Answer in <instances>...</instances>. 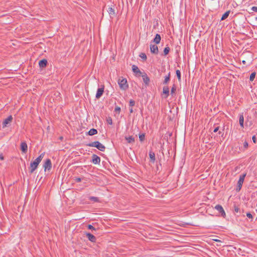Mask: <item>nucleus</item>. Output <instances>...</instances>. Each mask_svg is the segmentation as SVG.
<instances>
[{
  "label": "nucleus",
  "mask_w": 257,
  "mask_h": 257,
  "mask_svg": "<svg viewBox=\"0 0 257 257\" xmlns=\"http://www.w3.org/2000/svg\"><path fill=\"white\" fill-rule=\"evenodd\" d=\"M108 9H109V12H108L109 14H111V12H112V8L110 7L108 8Z\"/></svg>",
  "instance_id": "42"
},
{
  "label": "nucleus",
  "mask_w": 257,
  "mask_h": 257,
  "mask_svg": "<svg viewBox=\"0 0 257 257\" xmlns=\"http://www.w3.org/2000/svg\"><path fill=\"white\" fill-rule=\"evenodd\" d=\"M230 13V11H228L227 12H226L222 16V17L221 18V21H223V20H225L227 18V17H228L229 16V14Z\"/></svg>",
  "instance_id": "23"
},
{
  "label": "nucleus",
  "mask_w": 257,
  "mask_h": 257,
  "mask_svg": "<svg viewBox=\"0 0 257 257\" xmlns=\"http://www.w3.org/2000/svg\"><path fill=\"white\" fill-rule=\"evenodd\" d=\"M118 84L119 86L121 89L126 90L128 87V85L127 82V80L125 78H123L122 77H120L118 80Z\"/></svg>",
  "instance_id": "3"
},
{
  "label": "nucleus",
  "mask_w": 257,
  "mask_h": 257,
  "mask_svg": "<svg viewBox=\"0 0 257 257\" xmlns=\"http://www.w3.org/2000/svg\"><path fill=\"white\" fill-rule=\"evenodd\" d=\"M161 40V37L160 34H157L155 36V38L153 40V42L156 44H158L160 43Z\"/></svg>",
  "instance_id": "17"
},
{
  "label": "nucleus",
  "mask_w": 257,
  "mask_h": 257,
  "mask_svg": "<svg viewBox=\"0 0 257 257\" xmlns=\"http://www.w3.org/2000/svg\"><path fill=\"white\" fill-rule=\"evenodd\" d=\"M242 63L244 65H245V64H246V61H245V60H242Z\"/></svg>",
  "instance_id": "45"
},
{
  "label": "nucleus",
  "mask_w": 257,
  "mask_h": 257,
  "mask_svg": "<svg viewBox=\"0 0 257 257\" xmlns=\"http://www.w3.org/2000/svg\"><path fill=\"white\" fill-rule=\"evenodd\" d=\"M219 126H216V127H215L214 128V130H213V132H214V133H216V132H218V130H219Z\"/></svg>",
  "instance_id": "40"
},
{
  "label": "nucleus",
  "mask_w": 257,
  "mask_h": 257,
  "mask_svg": "<svg viewBox=\"0 0 257 257\" xmlns=\"http://www.w3.org/2000/svg\"><path fill=\"white\" fill-rule=\"evenodd\" d=\"M255 76V72H254L251 73L250 75V77H249V80L250 81H252L254 80Z\"/></svg>",
  "instance_id": "29"
},
{
  "label": "nucleus",
  "mask_w": 257,
  "mask_h": 257,
  "mask_svg": "<svg viewBox=\"0 0 257 257\" xmlns=\"http://www.w3.org/2000/svg\"><path fill=\"white\" fill-rule=\"evenodd\" d=\"M139 139H140V141L141 142L144 141L145 139V134H142L140 135H139Z\"/></svg>",
  "instance_id": "30"
},
{
  "label": "nucleus",
  "mask_w": 257,
  "mask_h": 257,
  "mask_svg": "<svg viewBox=\"0 0 257 257\" xmlns=\"http://www.w3.org/2000/svg\"><path fill=\"white\" fill-rule=\"evenodd\" d=\"M135 101L133 100V99H131L129 101V106L131 107H132L133 106H134L135 105Z\"/></svg>",
  "instance_id": "31"
},
{
  "label": "nucleus",
  "mask_w": 257,
  "mask_h": 257,
  "mask_svg": "<svg viewBox=\"0 0 257 257\" xmlns=\"http://www.w3.org/2000/svg\"><path fill=\"white\" fill-rule=\"evenodd\" d=\"M88 135L89 136H93L94 135H96L97 134V130L95 128H91L90 129L88 132L87 133Z\"/></svg>",
  "instance_id": "22"
},
{
  "label": "nucleus",
  "mask_w": 257,
  "mask_h": 257,
  "mask_svg": "<svg viewBox=\"0 0 257 257\" xmlns=\"http://www.w3.org/2000/svg\"><path fill=\"white\" fill-rule=\"evenodd\" d=\"M87 146L91 147H95L100 151L104 152L105 150V147L98 141L91 142L87 145Z\"/></svg>",
  "instance_id": "2"
},
{
  "label": "nucleus",
  "mask_w": 257,
  "mask_h": 257,
  "mask_svg": "<svg viewBox=\"0 0 257 257\" xmlns=\"http://www.w3.org/2000/svg\"><path fill=\"white\" fill-rule=\"evenodd\" d=\"M43 167L45 169V171L46 170H50L52 168V163L51 161L49 159H48L45 161V163L43 165Z\"/></svg>",
  "instance_id": "7"
},
{
  "label": "nucleus",
  "mask_w": 257,
  "mask_h": 257,
  "mask_svg": "<svg viewBox=\"0 0 257 257\" xmlns=\"http://www.w3.org/2000/svg\"><path fill=\"white\" fill-rule=\"evenodd\" d=\"M239 124H240V125L242 128H243V127H244V125H243V122H244V117H243V113H241V114H239Z\"/></svg>",
  "instance_id": "19"
},
{
  "label": "nucleus",
  "mask_w": 257,
  "mask_h": 257,
  "mask_svg": "<svg viewBox=\"0 0 257 257\" xmlns=\"http://www.w3.org/2000/svg\"><path fill=\"white\" fill-rule=\"evenodd\" d=\"M214 208L217 210L220 213L221 216L225 218L226 216V213L221 205L217 204L215 207Z\"/></svg>",
  "instance_id": "6"
},
{
  "label": "nucleus",
  "mask_w": 257,
  "mask_h": 257,
  "mask_svg": "<svg viewBox=\"0 0 257 257\" xmlns=\"http://www.w3.org/2000/svg\"><path fill=\"white\" fill-rule=\"evenodd\" d=\"M125 139L129 144H134L135 142V138L133 136L125 137Z\"/></svg>",
  "instance_id": "18"
},
{
  "label": "nucleus",
  "mask_w": 257,
  "mask_h": 257,
  "mask_svg": "<svg viewBox=\"0 0 257 257\" xmlns=\"http://www.w3.org/2000/svg\"><path fill=\"white\" fill-rule=\"evenodd\" d=\"M129 110H130V113H133V111H133V108H132V107L130 108L129 109Z\"/></svg>",
  "instance_id": "44"
},
{
  "label": "nucleus",
  "mask_w": 257,
  "mask_h": 257,
  "mask_svg": "<svg viewBox=\"0 0 257 257\" xmlns=\"http://www.w3.org/2000/svg\"><path fill=\"white\" fill-rule=\"evenodd\" d=\"M47 60L45 59L40 60L39 62V66L41 68L45 67L47 66Z\"/></svg>",
  "instance_id": "16"
},
{
  "label": "nucleus",
  "mask_w": 257,
  "mask_h": 257,
  "mask_svg": "<svg viewBox=\"0 0 257 257\" xmlns=\"http://www.w3.org/2000/svg\"><path fill=\"white\" fill-rule=\"evenodd\" d=\"M176 91V86L175 84H174L171 88V94L172 96H173V94L175 93Z\"/></svg>",
  "instance_id": "25"
},
{
  "label": "nucleus",
  "mask_w": 257,
  "mask_h": 257,
  "mask_svg": "<svg viewBox=\"0 0 257 257\" xmlns=\"http://www.w3.org/2000/svg\"><path fill=\"white\" fill-rule=\"evenodd\" d=\"M176 75H177V78L178 79V80L179 81H181V72L179 70H177L176 71Z\"/></svg>",
  "instance_id": "26"
},
{
  "label": "nucleus",
  "mask_w": 257,
  "mask_h": 257,
  "mask_svg": "<svg viewBox=\"0 0 257 257\" xmlns=\"http://www.w3.org/2000/svg\"><path fill=\"white\" fill-rule=\"evenodd\" d=\"M13 117L12 115H9L7 118L4 120L2 124V127L5 128L10 125L12 122Z\"/></svg>",
  "instance_id": "5"
},
{
  "label": "nucleus",
  "mask_w": 257,
  "mask_h": 257,
  "mask_svg": "<svg viewBox=\"0 0 257 257\" xmlns=\"http://www.w3.org/2000/svg\"><path fill=\"white\" fill-rule=\"evenodd\" d=\"M170 50V49L168 46H167L166 47H165L163 51L164 55L165 56L169 54Z\"/></svg>",
  "instance_id": "24"
},
{
  "label": "nucleus",
  "mask_w": 257,
  "mask_h": 257,
  "mask_svg": "<svg viewBox=\"0 0 257 257\" xmlns=\"http://www.w3.org/2000/svg\"><path fill=\"white\" fill-rule=\"evenodd\" d=\"M86 236L91 242H95L96 238L95 236L90 233H86Z\"/></svg>",
  "instance_id": "15"
},
{
  "label": "nucleus",
  "mask_w": 257,
  "mask_h": 257,
  "mask_svg": "<svg viewBox=\"0 0 257 257\" xmlns=\"http://www.w3.org/2000/svg\"><path fill=\"white\" fill-rule=\"evenodd\" d=\"M163 94H165L164 98H167L169 95V88L168 86H164L163 88Z\"/></svg>",
  "instance_id": "13"
},
{
  "label": "nucleus",
  "mask_w": 257,
  "mask_h": 257,
  "mask_svg": "<svg viewBox=\"0 0 257 257\" xmlns=\"http://www.w3.org/2000/svg\"><path fill=\"white\" fill-rule=\"evenodd\" d=\"M246 216L247 217H248L249 218H251L252 219V214L250 213V212H247L246 213Z\"/></svg>",
  "instance_id": "37"
},
{
  "label": "nucleus",
  "mask_w": 257,
  "mask_h": 257,
  "mask_svg": "<svg viewBox=\"0 0 257 257\" xmlns=\"http://www.w3.org/2000/svg\"><path fill=\"white\" fill-rule=\"evenodd\" d=\"M21 150L24 153H26L28 151V145L25 142H22L21 144Z\"/></svg>",
  "instance_id": "11"
},
{
  "label": "nucleus",
  "mask_w": 257,
  "mask_h": 257,
  "mask_svg": "<svg viewBox=\"0 0 257 257\" xmlns=\"http://www.w3.org/2000/svg\"><path fill=\"white\" fill-rule=\"evenodd\" d=\"M139 56L144 61H146L147 57L145 53H141Z\"/></svg>",
  "instance_id": "28"
},
{
  "label": "nucleus",
  "mask_w": 257,
  "mask_h": 257,
  "mask_svg": "<svg viewBox=\"0 0 257 257\" xmlns=\"http://www.w3.org/2000/svg\"><path fill=\"white\" fill-rule=\"evenodd\" d=\"M246 175V174L244 173L240 176L239 180L237 182V188L236 189V191L238 192L240 190Z\"/></svg>",
  "instance_id": "4"
},
{
  "label": "nucleus",
  "mask_w": 257,
  "mask_h": 257,
  "mask_svg": "<svg viewBox=\"0 0 257 257\" xmlns=\"http://www.w3.org/2000/svg\"><path fill=\"white\" fill-rule=\"evenodd\" d=\"M142 76L143 77V81L145 83V84L146 85H148L149 84L150 80L147 74L146 73H145L144 74L142 75Z\"/></svg>",
  "instance_id": "14"
},
{
  "label": "nucleus",
  "mask_w": 257,
  "mask_h": 257,
  "mask_svg": "<svg viewBox=\"0 0 257 257\" xmlns=\"http://www.w3.org/2000/svg\"><path fill=\"white\" fill-rule=\"evenodd\" d=\"M106 120L108 124H112V119H111V118L110 117H108L106 119Z\"/></svg>",
  "instance_id": "33"
},
{
  "label": "nucleus",
  "mask_w": 257,
  "mask_h": 257,
  "mask_svg": "<svg viewBox=\"0 0 257 257\" xmlns=\"http://www.w3.org/2000/svg\"><path fill=\"white\" fill-rule=\"evenodd\" d=\"M252 141L254 143V144H256V137L255 135L253 136L252 137Z\"/></svg>",
  "instance_id": "35"
},
{
  "label": "nucleus",
  "mask_w": 257,
  "mask_h": 257,
  "mask_svg": "<svg viewBox=\"0 0 257 257\" xmlns=\"http://www.w3.org/2000/svg\"><path fill=\"white\" fill-rule=\"evenodd\" d=\"M88 228L89 229H91V230H95V229L94 228V227L92 225H90V224H89L88 225Z\"/></svg>",
  "instance_id": "38"
},
{
  "label": "nucleus",
  "mask_w": 257,
  "mask_h": 257,
  "mask_svg": "<svg viewBox=\"0 0 257 257\" xmlns=\"http://www.w3.org/2000/svg\"><path fill=\"white\" fill-rule=\"evenodd\" d=\"M170 76H171L170 72H169L168 75L165 77V79L163 82V84H167L168 83V82L170 80Z\"/></svg>",
  "instance_id": "20"
},
{
  "label": "nucleus",
  "mask_w": 257,
  "mask_h": 257,
  "mask_svg": "<svg viewBox=\"0 0 257 257\" xmlns=\"http://www.w3.org/2000/svg\"><path fill=\"white\" fill-rule=\"evenodd\" d=\"M89 199L90 200L92 201L95 202H97L99 201L98 198H97L96 197L91 196V197H90L89 198Z\"/></svg>",
  "instance_id": "27"
},
{
  "label": "nucleus",
  "mask_w": 257,
  "mask_h": 257,
  "mask_svg": "<svg viewBox=\"0 0 257 257\" xmlns=\"http://www.w3.org/2000/svg\"><path fill=\"white\" fill-rule=\"evenodd\" d=\"M251 10L255 12H257V7H252Z\"/></svg>",
  "instance_id": "39"
},
{
  "label": "nucleus",
  "mask_w": 257,
  "mask_h": 257,
  "mask_svg": "<svg viewBox=\"0 0 257 257\" xmlns=\"http://www.w3.org/2000/svg\"><path fill=\"white\" fill-rule=\"evenodd\" d=\"M4 159V157L2 154H0V160H3Z\"/></svg>",
  "instance_id": "43"
},
{
  "label": "nucleus",
  "mask_w": 257,
  "mask_h": 257,
  "mask_svg": "<svg viewBox=\"0 0 257 257\" xmlns=\"http://www.w3.org/2000/svg\"><path fill=\"white\" fill-rule=\"evenodd\" d=\"M120 110V107L119 106H116L114 108V111L116 113L119 114Z\"/></svg>",
  "instance_id": "32"
},
{
  "label": "nucleus",
  "mask_w": 257,
  "mask_h": 257,
  "mask_svg": "<svg viewBox=\"0 0 257 257\" xmlns=\"http://www.w3.org/2000/svg\"><path fill=\"white\" fill-rule=\"evenodd\" d=\"M92 162L94 164H99L100 162V158L95 154L92 156Z\"/></svg>",
  "instance_id": "8"
},
{
  "label": "nucleus",
  "mask_w": 257,
  "mask_h": 257,
  "mask_svg": "<svg viewBox=\"0 0 257 257\" xmlns=\"http://www.w3.org/2000/svg\"><path fill=\"white\" fill-rule=\"evenodd\" d=\"M75 181H76V182H81V179L80 178H76L75 179Z\"/></svg>",
  "instance_id": "41"
},
{
  "label": "nucleus",
  "mask_w": 257,
  "mask_h": 257,
  "mask_svg": "<svg viewBox=\"0 0 257 257\" xmlns=\"http://www.w3.org/2000/svg\"><path fill=\"white\" fill-rule=\"evenodd\" d=\"M45 155V153H42L38 158H37L33 162L30 164L29 168L30 173H33L38 168L39 163L41 162Z\"/></svg>",
  "instance_id": "1"
},
{
  "label": "nucleus",
  "mask_w": 257,
  "mask_h": 257,
  "mask_svg": "<svg viewBox=\"0 0 257 257\" xmlns=\"http://www.w3.org/2000/svg\"><path fill=\"white\" fill-rule=\"evenodd\" d=\"M149 157L151 160V162L154 163L156 160L155 153L152 151H150L149 152Z\"/></svg>",
  "instance_id": "21"
},
{
  "label": "nucleus",
  "mask_w": 257,
  "mask_h": 257,
  "mask_svg": "<svg viewBox=\"0 0 257 257\" xmlns=\"http://www.w3.org/2000/svg\"><path fill=\"white\" fill-rule=\"evenodd\" d=\"M234 210L235 212L237 213L239 212L240 208L236 205H234Z\"/></svg>",
  "instance_id": "34"
},
{
  "label": "nucleus",
  "mask_w": 257,
  "mask_h": 257,
  "mask_svg": "<svg viewBox=\"0 0 257 257\" xmlns=\"http://www.w3.org/2000/svg\"><path fill=\"white\" fill-rule=\"evenodd\" d=\"M248 143L246 141H245L243 144V147L244 149H247L248 148Z\"/></svg>",
  "instance_id": "36"
},
{
  "label": "nucleus",
  "mask_w": 257,
  "mask_h": 257,
  "mask_svg": "<svg viewBox=\"0 0 257 257\" xmlns=\"http://www.w3.org/2000/svg\"><path fill=\"white\" fill-rule=\"evenodd\" d=\"M150 50L152 53L158 54L159 53L158 47L156 45H150Z\"/></svg>",
  "instance_id": "9"
},
{
  "label": "nucleus",
  "mask_w": 257,
  "mask_h": 257,
  "mask_svg": "<svg viewBox=\"0 0 257 257\" xmlns=\"http://www.w3.org/2000/svg\"><path fill=\"white\" fill-rule=\"evenodd\" d=\"M103 92H104V86H103L101 88H99L97 89V92H96V94L95 95V97L97 99L99 98L102 96Z\"/></svg>",
  "instance_id": "10"
},
{
  "label": "nucleus",
  "mask_w": 257,
  "mask_h": 257,
  "mask_svg": "<svg viewBox=\"0 0 257 257\" xmlns=\"http://www.w3.org/2000/svg\"><path fill=\"white\" fill-rule=\"evenodd\" d=\"M132 70L135 73H136V75L140 76L141 74H142V72L140 70L138 67L135 65H133L132 66Z\"/></svg>",
  "instance_id": "12"
},
{
  "label": "nucleus",
  "mask_w": 257,
  "mask_h": 257,
  "mask_svg": "<svg viewBox=\"0 0 257 257\" xmlns=\"http://www.w3.org/2000/svg\"><path fill=\"white\" fill-rule=\"evenodd\" d=\"M222 134V131H219V132H218V134H219V135H221V134Z\"/></svg>",
  "instance_id": "46"
}]
</instances>
